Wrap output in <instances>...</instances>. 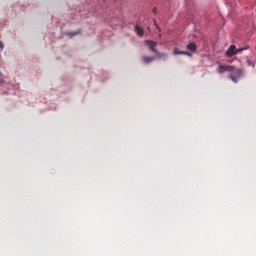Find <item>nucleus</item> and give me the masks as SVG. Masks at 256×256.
Returning <instances> with one entry per match:
<instances>
[{"instance_id":"6","label":"nucleus","mask_w":256,"mask_h":256,"mask_svg":"<svg viewBox=\"0 0 256 256\" xmlns=\"http://www.w3.org/2000/svg\"><path fill=\"white\" fill-rule=\"evenodd\" d=\"M186 49H188V51H191L192 53H195L197 51V44L191 42L186 46Z\"/></svg>"},{"instance_id":"13","label":"nucleus","mask_w":256,"mask_h":256,"mask_svg":"<svg viewBox=\"0 0 256 256\" xmlns=\"http://www.w3.org/2000/svg\"><path fill=\"white\" fill-rule=\"evenodd\" d=\"M3 83V78H1V72H0V84Z\"/></svg>"},{"instance_id":"9","label":"nucleus","mask_w":256,"mask_h":256,"mask_svg":"<svg viewBox=\"0 0 256 256\" xmlns=\"http://www.w3.org/2000/svg\"><path fill=\"white\" fill-rule=\"evenodd\" d=\"M174 55H185V51H181L178 48L174 49Z\"/></svg>"},{"instance_id":"5","label":"nucleus","mask_w":256,"mask_h":256,"mask_svg":"<svg viewBox=\"0 0 256 256\" xmlns=\"http://www.w3.org/2000/svg\"><path fill=\"white\" fill-rule=\"evenodd\" d=\"M153 61H155V57H149V56L142 57V62L144 63V65H149L153 63Z\"/></svg>"},{"instance_id":"10","label":"nucleus","mask_w":256,"mask_h":256,"mask_svg":"<svg viewBox=\"0 0 256 256\" xmlns=\"http://www.w3.org/2000/svg\"><path fill=\"white\" fill-rule=\"evenodd\" d=\"M81 31H76V32H68L67 35L69 37H75V35H80Z\"/></svg>"},{"instance_id":"4","label":"nucleus","mask_w":256,"mask_h":256,"mask_svg":"<svg viewBox=\"0 0 256 256\" xmlns=\"http://www.w3.org/2000/svg\"><path fill=\"white\" fill-rule=\"evenodd\" d=\"M145 45H147L152 53H158V50L155 49V47H157V42L152 40H145Z\"/></svg>"},{"instance_id":"7","label":"nucleus","mask_w":256,"mask_h":256,"mask_svg":"<svg viewBox=\"0 0 256 256\" xmlns=\"http://www.w3.org/2000/svg\"><path fill=\"white\" fill-rule=\"evenodd\" d=\"M156 57L154 59H167V53H160L158 50V53H155Z\"/></svg>"},{"instance_id":"8","label":"nucleus","mask_w":256,"mask_h":256,"mask_svg":"<svg viewBox=\"0 0 256 256\" xmlns=\"http://www.w3.org/2000/svg\"><path fill=\"white\" fill-rule=\"evenodd\" d=\"M135 31H136L137 35H139L140 37H143L144 31L141 27L135 26Z\"/></svg>"},{"instance_id":"1","label":"nucleus","mask_w":256,"mask_h":256,"mask_svg":"<svg viewBox=\"0 0 256 256\" xmlns=\"http://www.w3.org/2000/svg\"><path fill=\"white\" fill-rule=\"evenodd\" d=\"M248 47H240L237 48L235 45H230L226 50L225 56L228 58L235 57L238 53H242V51H247Z\"/></svg>"},{"instance_id":"3","label":"nucleus","mask_w":256,"mask_h":256,"mask_svg":"<svg viewBox=\"0 0 256 256\" xmlns=\"http://www.w3.org/2000/svg\"><path fill=\"white\" fill-rule=\"evenodd\" d=\"M232 71H235V66H231V65H227V66H224V65H220L218 68H217V73L219 74H223V73H232Z\"/></svg>"},{"instance_id":"14","label":"nucleus","mask_w":256,"mask_h":256,"mask_svg":"<svg viewBox=\"0 0 256 256\" xmlns=\"http://www.w3.org/2000/svg\"><path fill=\"white\" fill-rule=\"evenodd\" d=\"M0 49H3V42H0Z\"/></svg>"},{"instance_id":"12","label":"nucleus","mask_w":256,"mask_h":256,"mask_svg":"<svg viewBox=\"0 0 256 256\" xmlns=\"http://www.w3.org/2000/svg\"><path fill=\"white\" fill-rule=\"evenodd\" d=\"M184 55H187V57H191V53L187 51H184Z\"/></svg>"},{"instance_id":"2","label":"nucleus","mask_w":256,"mask_h":256,"mask_svg":"<svg viewBox=\"0 0 256 256\" xmlns=\"http://www.w3.org/2000/svg\"><path fill=\"white\" fill-rule=\"evenodd\" d=\"M243 75V70L241 68H235L228 77L233 81V83H239V78Z\"/></svg>"},{"instance_id":"11","label":"nucleus","mask_w":256,"mask_h":256,"mask_svg":"<svg viewBox=\"0 0 256 256\" xmlns=\"http://www.w3.org/2000/svg\"><path fill=\"white\" fill-rule=\"evenodd\" d=\"M247 65H248L249 67H251V66L255 67V63H253L251 60H248V61H247Z\"/></svg>"}]
</instances>
